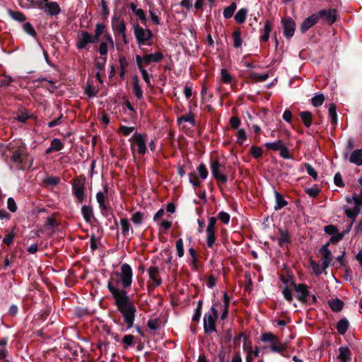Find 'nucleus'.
Listing matches in <instances>:
<instances>
[{"label": "nucleus", "mask_w": 362, "mask_h": 362, "mask_svg": "<svg viewBox=\"0 0 362 362\" xmlns=\"http://www.w3.org/2000/svg\"><path fill=\"white\" fill-rule=\"evenodd\" d=\"M112 298L115 300V305L117 310L123 317L124 323L127 325V328L122 330L125 331L132 328L134 326L136 313V308L134 301L127 293L117 291L112 292Z\"/></svg>", "instance_id": "1"}, {"label": "nucleus", "mask_w": 362, "mask_h": 362, "mask_svg": "<svg viewBox=\"0 0 362 362\" xmlns=\"http://www.w3.org/2000/svg\"><path fill=\"white\" fill-rule=\"evenodd\" d=\"M11 160L16 164V169L25 171L29 170L33 164L34 158L30 155L25 144L9 148Z\"/></svg>", "instance_id": "2"}, {"label": "nucleus", "mask_w": 362, "mask_h": 362, "mask_svg": "<svg viewBox=\"0 0 362 362\" xmlns=\"http://www.w3.org/2000/svg\"><path fill=\"white\" fill-rule=\"evenodd\" d=\"M71 184L72 194L76 197V202L81 204L86 199V177L83 175L77 176L71 181Z\"/></svg>", "instance_id": "3"}, {"label": "nucleus", "mask_w": 362, "mask_h": 362, "mask_svg": "<svg viewBox=\"0 0 362 362\" xmlns=\"http://www.w3.org/2000/svg\"><path fill=\"white\" fill-rule=\"evenodd\" d=\"M261 340L264 342H270V349L274 353H278L286 357V344L280 341L279 339L272 332H264L261 336Z\"/></svg>", "instance_id": "4"}, {"label": "nucleus", "mask_w": 362, "mask_h": 362, "mask_svg": "<svg viewBox=\"0 0 362 362\" xmlns=\"http://www.w3.org/2000/svg\"><path fill=\"white\" fill-rule=\"evenodd\" d=\"M112 28L116 37H121L123 42L127 45L129 41L127 37V27L126 23L123 19H121L119 16L114 15L112 18Z\"/></svg>", "instance_id": "5"}, {"label": "nucleus", "mask_w": 362, "mask_h": 362, "mask_svg": "<svg viewBox=\"0 0 362 362\" xmlns=\"http://www.w3.org/2000/svg\"><path fill=\"white\" fill-rule=\"evenodd\" d=\"M146 137L147 135L146 134L135 132L133 134V136L129 139L132 153H134L136 146H137V152L140 155H144L146 153Z\"/></svg>", "instance_id": "6"}, {"label": "nucleus", "mask_w": 362, "mask_h": 362, "mask_svg": "<svg viewBox=\"0 0 362 362\" xmlns=\"http://www.w3.org/2000/svg\"><path fill=\"white\" fill-rule=\"evenodd\" d=\"M115 274L117 277H119L122 287V289L126 290L132 286L133 272L129 264H123L121 267V272H116Z\"/></svg>", "instance_id": "7"}, {"label": "nucleus", "mask_w": 362, "mask_h": 362, "mask_svg": "<svg viewBox=\"0 0 362 362\" xmlns=\"http://www.w3.org/2000/svg\"><path fill=\"white\" fill-rule=\"evenodd\" d=\"M210 168L213 177L217 181L219 186L227 182L228 177L223 173L225 167L220 163L218 159L210 160Z\"/></svg>", "instance_id": "8"}, {"label": "nucleus", "mask_w": 362, "mask_h": 362, "mask_svg": "<svg viewBox=\"0 0 362 362\" xmlns=\"http://www.w3.org/2000/svg\"><path fill=\"white\" fill-rule=\"evenodd\" d=\"M291 286L296 293V298L303 304L308 303V297L310 296V292L308 286L305 284H296L292 281Z\"/></svg>", "instance_id": "9"}, {"label": "nucleus", "mask_w": 362, "mask_h": 362, "mask_svg": "<svg viewBox=\"0 0 362 362\" xmlns=\"http://www.w3.org/2000/svg\"><path fill=\"white\" fill-rule=\"evenodd\" d=\"M164 58V55L160 52L146 54L144 56L136 55V62L141 65H149L151 63H159Z\"/></svg>", "instance_id": "10"}, {"label": "nucleus", "mask_w": 362, "mask_h": 362, "mask_svg": "<svg viewBox=\"0 0 362 362\" xmlns=\"http://www.w3.org/2000/svg\"><path fill=\"white\" fill-rule=\"evenodd\" d=\"M218 318L213 317L210 315L209 312L205 313L203 318V327L204 333L206 335H210L212 333L216 332V322Z\"/></svg>", "instance_id": "11"}, {"label": "nucleus", "mask_w": 362, "mask_h": 362, "mask_svg": "<svg viewBox=\"0 0 362 362\" xmlns=\"http://www.w3.org/2000/svg\"><path fill=\"white\" fill-rule=\"evenodd\" d=\"M337 10L336 8L332 9H322L317 13H315L317 16V19L322 18L323 21L329 25H332L337 21Z\"/></svg>", "instance_id": "12"}, {"label": "nucleus", "mask_w": 362, "mask_h": 362, "mask_svg": "<svg viewBox=\"0 0 362 362\" xmlns=\"http://www.w3.org/2000/svg\"><path fill=\"white\" fill-rule=\"evenodd\" d=\"M283 25V33L287 39H290L294 35L296 30V23L291 17H284L281 18Z\"/></svg>", "instance_id": "13"}, {"label": "nucleus", "mask_w": 362, "mask_h": 362, "mask_svg": "<svg viewBox=\"0 0 362 362\" xmlns=\"http://www.w3.org/2000/svg\"><path fill=\"white\" fill-rule=\"evenodd\" d=\"M133 29L134 34L139 46L141 47L143 45H147V39L144 28L140 26L139 24L136 22L134 23Z\"/></svg>", "instance_id": "14"}, {"label": "nucleus", "mask_w": 362, "mask_h": 362, "mask_svg": "<svg viewBox=\"0 0 362 362\" xmlns=\"http://www.w3.org/2000/svg\"><path fill=\"white\" fill-rule=\"evenodd\" d=\"M329 243H327L323 245L320 249V253L322 256V260L323 264V269H327L329 267V264L332 260V254L329 250Z\"/></svg>", "instance_id": "15"}, {"label": "nucleus", "mask_w": 362, "mask_h": 362, "mask_svg": "<svg viewBox=\"0 0 362 362\" xmlns=\"http://www.w3.org/2000/svg\"><path fill=\"white\" fill-rule=\"evenodd\" d=\"M318 22L316 13L307 17L301 23L300 30L302 33H305L310 28L314 26Z\"/></svg>", "instance_id": "16"}, {"label": "nucleus", "mask_w": 362, "mask_h": 362, "mask_svg": "<svg viewBox=\"0 0 362 362\" xmlns=\"http://www.w3.org/2000/svg\"><path fill=\"white\" fill-rule=\"evenodd\" d=\"M89 37V33L86 30H82L76 42V46L78 49L81 50L87 49L88 45L90 44Z\"/></svg>", "instance_id": "17"}, {"label": "nucleus", "mask_w": 362, "mask_h": 362, "mask_svg": "<svg viewBox=\"0 0 362 362\" xmlns=\"http://www.w3.org/2000/svg\"><path fill=\"white\" fill-rule=\"evenodd\" d=\"M148 274L150 279L153 282V288L161 284L162 280L159 276V269L157 267H151L148 269Z\"/></svg>", "instance_id": "18"}, {"label": "nucleus", "mask_w": 362, "mask_h": 362, "mask_svg": "<svg viewBox=\"0 0 362 362\" xmlns=\"http://www.w3.org/2000/svg\"><path fill=\"white\" fill-rule=\"evenodd\" d=\"M45 11L49 13L50 16H57L61 12V8L59 4L55 1H48V0H44Z\"/></svg>", "instance_id": "19"}, {"label": "nucleus", "mask_w": 362, "mask_h": 362, "mask_svg": "<svg viewBox=\"0 0 362 362\" xmlns=\"http://www.w3.org/2000/svg\"><path fill=\"white\" fill-rule=\"evenodd\" d=\"M119 279L118 277H115L113 275H112L108 281L107 283V288L110 293L112 295V292L114 293L115 291H119V292H124L127 293V291L124 289H120L119 288L118 286L119 284Z\"/></svg>", "instance_id": "20"}, {"label": "nucleus", "mask_w": 362, "mask_h": 362, "mask_svg": "<svg viewBox=\"0 0 362 362\" xmlns=\"http://www.w3.org/2000/svg\"><path fill=\"white\" fill-rule=\"evenodd\" d=\"M278 233L280 235L277 238L279 247H282L284 244H289L291 243V237L288 230H284L281 228H278Z\"/></svg>", "instance_id": "21"}, {"label": "nucleus", "mask_w": 362, "mask_h": 362, "mask_svg": "<svg viewBox=\"0 0 362 362\" xmlns=\"http://www.w3.org/2000/svg\"><path fill=\"white\" fill-rule=\"evenodd\" d=\"M338 358L340 362H350L351 361V352L350 349L345 346H340L339 348V356Z\"/></svg>", "instance_id": "22"}, {"label": "nucleus", "mask_w": 362, "mask_h": 362, "mask_svg": "<svg viewBox=\"0 0 362 362\" xmlns=\"http://www.w3.org/2000/svg\"><path fill=\"white\" fill-rule=\"evenodd\" d=\"M274 194L275 197V205H274V210L279 211L284 208V206L288 205V202L284 199L282 194H280L278 191L276 189H274Z\"/></svg>", "instance_id": "23"}, {"label": "nucleus", "mask_w": 362, "mask_h": 362, "mask_svg": "<svg viewBox=\"0 0 362 362\" xmlns=\"http://www.w3.org/2000/svg\"><path fill=\"white\" fill-rule=\"evenodd\" d=\"M139 76L134 75L132 78L133 92L136 98L141 100L143 98V90L139 84Z\"/></svg>", "instance_id": "24"}, {"label": "nucleus", "mask_w": 362, "mask_h": 362, "mask_svg": "<svg viewBox=\"0 0 362 362\" xmlns=\"http://www.w3.org/2000/svg\"><path fill=\"white\" fill-rule=\"evenodd\" d=\"M349 162L357 165H362V149L354 150L349 157Z\"/></svg>", "instance_id": "25"}, {"label": "nucleus", "mask_w": 362, "mask_h": 362, "mask_svg": "<svg viewBox=\"0 0 362 362\" xmlns=\"http://www.w3.org/2000/svg\"><path fill=\"white\" fill-rule=\"evenodd\" d=\"M328 304L332 310L334 312L341 311L344 305V302L339 298L329 300Z\"/></svg>", "instance_id": "26"}, {"label": "nucleus", "mask_w": 362, "mask_h": 362, "mask_svg": "<svg viewBox=\"0 0 362 362\" xmlns=\"http://www.w3.org/2000/svg\"><path fill=\"white\" fill-rule=\"evenodd\" d=\"M232 37H233V45L235 48L236 49H238V48H240L242 47V44H243V38L241 37V33H240V29L238 28H236L233 33V35H232Z\"/></svg>", "instance_id": "27"}, {"label": "nucleus", "mask_w": 362, "mask_h": 362, "mask_svg": "<svg viewBox=\"0 0 362 362\" xmlns=\"http://www.w3.org/2000/svg\"><path fill=\"white\" fill-rule=\"evenodd\" d=\"M300 119L303 123V124L306 127H310L313 123V115L309 111H303L299 114Z\"/></svg>", "instance_id": "28"}, {"label": "nucleus", "mask_w": 362, "mask_h": 362, "mask_svg": "<svg viewBox=\"0 0 362 362\" xmlns=\"http://www.w3.org/2000/svg\"><path fill=\"white\" fill-rule=\"evenodd\" d=\"M349 327V320L346 318H342L337 322L336 328L340 334L344 335L348 330Z\"/></svg>", "instance_id": "29"}, {"label": "nucleus", "mask_w": 362, "mask_h": 362, "mask_svg": "<svg viewBox=\"0 0 362 362\" xmlns=\"http://www.w3.org/2000/svg\"><path fill=\"white\" fill-rule=\"evenodd\" d=\"M206 232V244L208 247L212 248L216 241V229L207 228Z\"/></svg>", "instance_id": "30"}, {"label": "nucleus", "mask_w": 362, "mask_h": 362, "mask_svg": "<svg viewBox=\"0 0 362 362\" xmlns=\"http://www.w3.org/2000/svg\"><path fill=\"white\" fill-rule=\"evenodd\" d=\"M60 178L57 176H47L43 180L45 187H54L59 185Z\"/></svg>", "instance_id": "31"}, {"label": "nucleus", "mask_w": 362, "mask_h": 362, "mask_svg": "<svg viewBox=\"0 0 362 362\" xmlns=\"http://www.w3.org/2000/svg\"><path fill=\"white\" fill-rule=\"evenodd\" d=\"M81 214L84 218V220L87 223H90L91 221V219L93 218V209L91 206L83 205L81 207Z\"/></svg>", "instance_id": "32"}, {"label": "nucleus", "mask_w": 362, "mask_h": 362, "mask_svg": "<svg viewBox=\"0 0 362 362\" xmlns=\"http://www.w3.org/2000/svg\"><path fill=\"white\" fill-rule=\"evenodd\" d=\"M120 224L122 228V234L124 237L127 238L129 235V230L131 229L130 223L127 218H121Z\"/></svg>", "instance_id": "33"}, {"label": "nucleus", "mask_w": 362, "mask_h": 362, "mask_svg": "<svg viewBox=\"0 0 362 362\" xmlns=\"http://www.w3.org/2000/svg\"><path fill=\"white\" fill-rule=\"evenodd\" d=\"M247 13V9L245 8H240L235 15V21L238 23H243L245 21Z\"/></svg>", "instance_id": "34"}, {"label": "nucleus", "mask_w": 362, "mask_h": 362, "mask_svg": "<svg viewBox=\"0 0 362 362\" xmlns=\"http://www.w3.org/2000/svg\"><path fill=\"white\" fill-rule=\"evenodd\" d=\"M329 114L331 117V124L337 125V107L334 103H331L329 107Z\"/></svg>", "instance_id": "35"}, {"label": "nucleus", "mask_w": 362, "mask_h": 362, "mask_svg": "<svg viewBox=\"0 0 362 362\" xmlns=\"http://www.w3.org/2000/svg\"><path fill=\"white\" fill-rule=\"evenodd\" d=\"M177 121L178 124H180L182 122H189L192 127L195 125L194 117L192 112L182 115L180 117L177 118Z\"/></svg>", "instance_id": "36"}, {"label": "nucleus", "mask_w": 362, "mask_h": 362, "mask_svg": "<svg viewBox=\"0 0 362 362\" xmlns=\"http://www.w3.org/2000/svg\"><path fill=\"white\" fill-rule=\"evenodd\" d=\"M284 142L282 140L279 139L275 142H267L264 144L266 148L269 150L272 151H279L281 148H282L284 145Z\"/></svg>", "instance_id": "37"}, {"label": "nucleus", "mask_w": 362, "mask_h": 362, "mask_svg": "<svg viewBox=\"0 0 362 362\" xmlns=\"http://www.w3.org/2000/svg\"><path fill=\"white\" fill-rule=\"evenodd\" d=\"M236 8H237L236 3H235V2L231 3L229 6L226 7L223 10V14L224 18L226 19L230 18L233 16Z\"/></svg>", "instance_id": "38"}, {"label": "nucleus", "mask_w": 362, "mask_h": 362, "mask_svg": "<svg viewBox=\"0 0 362 362\" xmlns=\"http://www.w3.org/2000/svg\"><path fill=\"white\" fill-rule=\"evenodd\" d=\"M360 213V208L356 206H354V209L346 208L345 209V214L346 216L351 219H353V221L356 218L357 216Z\"/></svg>", "instance_id": "39"}, {"label": "nucleus", "mask_w": 362, "mask_h": 362, "mask_svg": "<svg viewBox=\"0 0 362 362\" xmlns=\"http://www.w3.org/2000/svg\"><path fill=\"white\" fill-rule=\"evenodd\" d=\"M9 16L16 21L18 22H24L26 19L25 15L21 11H15L12 10H8Z\"/></svg>", "instance_id": "40"}, {"label": "nucleus", "mask_w": 362, "mask_h": 362, "mask_svg": "<svg viewBox=\"0 0 362 362\" xmlns=\"http://www.w3.org/2000/svg\"><path fill=\"white\" fill-rule=\"evenodd\" d=\"M250 153L254 158L257 159L262 156L263 150L260 146H252L250 148Z\"/></svg>", "instance_id": "41"}, {"label": "nucleus", "mask_w": 362, "mask_h": 362, "mask_svg": "<svg viewBox=\"0 0 362 362\" xmlns=\"http://www.w3.org/2000/svg\"><path fill=\"white\" fill-rule=\"evenodd\" d=\"M282 294L284 296V298L289 303H291L293 299V293H292V288L291 286L290 287L289 285H286L284 286L283 291H282Z\"/></svg>", "instance_id": "42"}, {"label": "nucleus", "mask_w": 362, "mask_h": 362, "mask_svg": "<svg viewBox=\"0 0 362 362\" xmlns=\"http://www.w3.org/2000/svg\"><path fill=\"white\" fill-rule=\"evenodd\" d=\"M250 78L256 82L265 81L269 78L268 74H259L256 72H252L250 74Z\"/></svg>", "instance_id": "43"}, {"label": "nucleus", "mask_w": 362, "mask_h": 362, "mask_svg": "<svg viewBox=\"0 0 362 362\" xmlns=\"http://www.w3.org/2000/svg\"><path fill=\"white\" fill-rule=\"evenodd\" d=\"M325 96L323 94H317L311 99V103L314 107L321 106L325 101Z\"/></svg>", "instance_id": "44"}, {"label": "nucleus", "mask_w": 362, "mask_h": 362, "mask_svg": "<svg viewBox=\"0 0 362 362\" xmlns=\"http://www.w3.org/2000/svg\"><path fill=\"white\" fill-rule=\"evenodd\" d=\"M236 144L241 146L247 139L245 130L243 129H238L236 133Z\"/></svg>", "instance_id": "45"}, {"label": "nucleus", "mask_w": 362, "mask_h": 362, "mask_svg": "<svg viewBox=\"0 0 362 362\" xmlns=\"http://www.w3.org/2000/svg\"><path fill=\"white\" fill-rule=\"evenodd\" d=\"M197 170L199 177L202 180L206 179V177H208L209 173H208V170H207L205 164H204V163L199 164V166L197 167Z\"/></svg>", "instance_id": "46"}, {"label": "nucleus", "mask_w": 362, "mask_h": 362, "mask_svg": "<svg viewBox=\"0 0 362 362\" xmlns=\"http://www.w3.org/2000/svg\"><path fill=\"white\" fill-rule=\"evenodd\" d=\"M144 214L141 211H136L132 216V221L136 225H140L144 219Z\"/></svg>", "instance_id": "47"}, {"label": "nucleus", "mask_w": 362, "mask_h": 362, "mask_svg": "<svg viewBox=\"0 0 362 362\" xmlns=\"http://www.w3.org/2000/svg\"><path fill=\"white\" fill-rule=\"evenodd\" d=\"M139 70L141 71L142 77L145 82L148 84H151V78L148 71L144 69V66L139 64H136Z\"/></svg>", "instance_id": "48"}, {"label": "nucleus", "mask_w": 362, "mask_h": 362, "mask_svg": "<svg viewBox=\"0 0 362 362\" xmlns=\"http://www.w3.org/2000/svg\"><path fill=\"white\" fill-rule=\"evenodd\" d=\"M134 337L132 334H127L122 338V341L124 344V348L125 349L134 344Z\"/></svg>", "instance_id": "49"}, {"label": "nucleus", "mask_w": 362, "mask_h": 362, "mask_svg": "<svg viewBox=\"0 0 362 362\" xmlns=\"http://www.w3.org/2000/svg\"><path fill=\"white\" fill-rule=\"evenodd\" d=\"M221 80L223 83H227V84H229L231 83L233 77L226 69H221Z\"/></svg>", "instance_id": "50"}, {"label": "nucleus", "mask_w": 362, "mask_h": 362, "mask_svg": "<svg viewBox=\"0 0 362 362\" xmlns=\"http://www.w3.org/2000/svg\"><path fill=\"white\" fill-rule=\"evenodd\" d=\"M189 179L193 187H198L201 186V182L199 180L195 172H191L189 173Z\"/></svg>", "instance_id": "51"}, {"label": "nucleus", "mask_w": 362, "mask_h": 362, "mask_svg": "<svg viewBox=\"0 0 362 362\" xmlns=\"http://www.w3.org/2000/svg\"><path fill=\"white\" fill-rule=\"evenodd\" d=\"M177 255L179 257H182L184 255V245L182 238H179L175 243Z\"/></svg>", "instance_id": "52"}, {"label": "nucleus", "mask_w": 362, "mask_h": 362, "mask_svg": "<svg viewBox=\"0 0 362 362\" xmlns=\"http://www.w3.org/2000/svg\"><path fill=\"white\" fill-rule=\"evenodd\" d=\"M110 47L109 45L103 42H101L100 43V45L98 48V52L100 53V57H106L107 58V52H108V47Z\"/></svg>", "instance_id": "53"}, {"label": "nucleus", "mask_w": 362, "mask_h": 362, "mask_svg": "<svg viewBox=\"0 0 362 362\" xmlns=\"http://www.w3.org/2000/svg\"><path fill=\"white\" fill-rule=\"evenodd\" d=\"M305 168L307 171V173L311 176L315 180H317L318 178V175L317 171L314 169V168L310 163H305Z\"/></svg>", "instance_id": "54"}, {"label": "nucleus", "mask_w": 362, "mask_h": 362, "mask_svg": "<svg viewBox=\"0 0 362 362\" xmlns=\"http://www.w3.org/2000/svg\"><path fill=\"white\" fill-rule=\"evenodd\" d=\"M30 117L31 115H29L27 112L20 111L17 113L15 119L19 122L25 123L27 120Z\"/></svg>", "instance_id": "55"}, {"label": "nucleus", "mask_w": 362, "mask_h": 362, "mask_svg": "<svg viewBox=\"0 0 362 362\" xmlns=\"http://www.w3.org/2000/svg\"><path fill=\"white\" fill-rule=\"evenodd\" d=\"M23 30L32 37L36 36V31L32 24L29 22H27L23 25Z\"/></svg>", "instance_id": "56"}, {"label": "nucleus", "mask_w": 362, "mask_h": 362, "mask_svg": "<svg viewBox=\"0 0 362 362\" xmlns=\"http://www.w3.org/2000/svg\"><path fill=\"white\" fill-rule=\"evenodd\" d=\"M106 26L104 23H98L95 25V33L98 36L103 35L107 32Z\"/></svg>", "instance_id": "57"}, {"label": "nucleus", "mask_w": 362, "mask_h": 362, "mask_svg": "<svg viewBox=\"0 0 362 362\" xmlns=\"http://www.w3.org/2000/svg\"><path fill=\"white\" fill-rule=\"evenodd\" d=\"M345 255H346V251L344 250L341 255H339L337 257L336 262L334 263V264H336L337 267H346V265L347 264V262L344 259Z\"/></svg>", "instance_id": "58"}, {"label": "nucleus", "mask_w": 362, "mask_h": 362, "mask_svg": "<svg viewBox=\"0 0 362 362\" xmlns=\"http://www.w3.org/2000/svg\"><path fill=\"white\" fill-rule=\"evenodd\" d=\"M135 128L134 127H127L124 125H121L118 129V132L122 133L124 136H127L132 132L134 131Z\"/></svg>", "instance_id": "59"}, {"label": "nucleus", "mask_w": 362, "mask_h": 362, "mask_svg": "<svg viewBox=\"0 0 362 362\" xmlns=\"http://www.w3.org/2000/svg\"><path fill=\"white\" fill-rule=\"evenodd\" d=\"M101 7H102V17L104 20L107 19L110 14V11L107 6V4L105 0H101Z\"/></svg>", "instance_id": "60"}, {"label": "nucleus", "mask_w": 362, "mask_h": 362, "mask_svg": "<svg viewBox=\"0 0 362 362\" xmlns=\"http://www.w3.org/2000/svg\"><path fill=\"white\" fill-rule=\"evenodd\" d=\"M217 218H218L224 224H228L230 216L228 213L222 211L218 213Z\"/></svg>", "instance_id": "61"}, {"label": "nucleus", "mask_w": 362, "mask_h": 362, "mask_svg": "<svg viewBox=\"0 0 362 362\" xmlns=\"http://www.w3.org/2000/svg\"><path fill=\"white\" fill-rule=\"evenodd\" d=\"M50 145L52 146V148H53L55 151H59L64 147V144L62 143V141L59 139H54L51 141Z\"/></svg>", "instance_id": "62"}, {"label": "nucleus", "mask_w": 362, "mask_h": 362, "mask_svg": "<svg viewBox=\"0 0 362 362\" xmlns=\"http://www.w3.org/2000/svg\"><path fill=\"white\" fill-rule=\"evenodd\" d=\"M16 237L15 233L12 230L10 233H8L3 239V243L6 244V245L9 246L11 245L13 240Z\"/></svg>", "instance_id": "63"}, {"label": "nucleus", "mask_w": 362, "mask_h": 362, "mask_svg": "<svg viewBox=\"0 0 362 362\" xmlns=\"http://www.w3.org/2000/svg\"><path fill=\"white\" fill-rule=\"evenodd\" d=\"M7 209L12 213L17 211L18 207L13 198L9 197L7 199Z\"/></svg>", "instance_id": "64"}]
</instances>
